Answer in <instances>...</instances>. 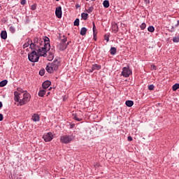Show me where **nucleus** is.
<instances>
[{"instance_id": "obj_1", "label": "nucleus", "mask_w": 179, "mask_h": 179, "mask_svg": "<svg viewBox=\"0 0 179 179\" xmlns=\"http://www.w3.org/2000/svg\"><path fill=\"white\" fill-rule=\"evenodd\" d=\"M50 50V38L44 36L43 43L37 45H31V52L28 53V59L30 62H38L40 57H47V51Z\"/></svg>"}, {"instance_id": "obj_2", "label": "nucleus", "mask_w": 179, "mask_h": 179, "mask_svg": "<svg viewBox=\"0 0 179 179\" xmlns=\"http://www.w3.org/2000/svg\"><path fill=\"white\" fill-rule=\"evenodd\" d=\"M20 96H22V94L18 93L17 91L14 92V101H16V103H19V106H24L27 104L28 101H30V94L27 92L23 94L22 99Z\"/></svg>"}, {"instance_id": "obj_3", "label": "nucleus", "mask_w": 179, "mask_h": 179, "mask_svg": "<svg viewBox=\"0 0 179 179\" xmlns=\"http://www.w3.org/2000/svg\"><path fill=\"white\" fill-rule=\"evenodd\" d=\"M59 65H61V62L58 59H55L51 64H48L46 66L45 69L48 73H52L58 71Z\"/></svg>"}, {"instance_id": "obj_4", "label": "nucleus", "mask_w": 179, "mask_h": 179, "mask_svg": "<svg viewBox=\"0 0 179 179\" xmlns=\"http://www.w3.org/2000/svg\"><path fill=\"white\" fill-rule=\"evenodd\" d=\"M42 43H44V39L38 38L37 37L34 38L33 40L27 39V41L22 45V48L24 50V48H27L29 45V48L31 50V44L39 45V44H42Z\"/></svg>"}, {"instance_id": "obj_5", "label": "nucleus", "mask_w": 179, "mask_h": 179, "mask_svg": "<svg viewBox=\"0 0 179 179\" xmlns=\"http://www.w3.org/2000/svg\"><path fill=\"white\" fill-rule=\"evenodd\" d=\"M73 118L75 120V121H78V122H80V121L83 120V112L78 110L76 113H73Z\"/></svg>"}, {"instance_id": "obj_6", "label": "nucleus", "mask_w": 179, "mask_h": 179, "mask_svg": "<svg viewBox=\"0 0 179 179\" xmlns=\"http://www.w3.org/2000/svg\"><path fill=\"white\" fill-rule=\"evenodd\" d=\"M132 75V70L129 69V67H123L122 71V76L124 78H129V76Z\"/></svg>"}, {"instance_id": "obj_7", "label": "nucleus", "mask_w": 179, "mask_h": 179, "mask_svg": "<svg viewBox=\"0 0 179 179\" xmlns=\"http://www.w3.org/2000/svg\"><path fill=\"white\" fill-rule=\"evenodd\" d=\"M72 138H73L72 136L65 135L61 137L60 141L62 143H65V144L71 143V142H72Z\"/></svg>"}, {"instance_id": "obj_8", "label": "nucleus", "mask_w": 179, "mask_h": 179, "mask_svg": "<svg viewBox=\"0 0 179 179\" xmlns=\"http://www.w3.org/2000/svg\"><path fill=\"white\" fill-rule=\"evenodd\" d=\"M43 139H44L45 142H51L52 139H54V135H52V132H49L43 136Z\"/></svg>"}, {"instance_id": "obj_9", "label": "nucleus", "mask_w": 179, "mask_h": 179, "mask_svg": "<svg viewBox=\"0 0 179 179\" xmlns=\"http://www.w3.org/2000/svg\"><path fill=\"white\" fill-rule=\"evenodd\" d=\"M55 15L58 19H61V17H62V7L59 6L56 8Z\"/></svg>"}, {"instance_id": "obj_10", "label": "nucleus", "mask_w": 179, "mask_h": 179, "mask_svg": "<svg viewBox=\"0 0 179 179\" xmlns=\"http://www.w3.org/2000/svg\"><path fill=\"white\" fill-rule=\"evenodd\" d=\"M92 30L94 41H97V29H96V24L94 22H92Z\"/></svg>"}, {"instance_id": "obj_11", "label": "nucleus", "mask_w": 179, "mask_h": 179, "mask_svg": "<svg viewBox=\"0 0 179 179\" xmlns=\"http://www.w3.org/2000/svg\"><path fill=\"white\" fill-rule=\"evenodd\" d=\"M118 24L115 22L112 23V31L113 33H114L115 34L118 33Z\"/></svg>"}, {"instance_id": "obj_12", "label": "nucleus", "mask_w": 179, "mask_h": 179, "mask_svg": "<svg viewBox=\"0 0 179 179\" xmlns=\"http://www.w3.org/2000/svg\"><path fill=\"white\" fill-rule=\"evenodd\" d=\"M51 86V81L45 80L42 83L43 89H48Z\"/></svg>"}, {"instance_id": "obj_13", "label": "nucleus", "mask_w": 179, "mask_h": 179, "mask_svg": "<svg viewBox=\"0 0 179 179\" xmlns=\"http://www.w3.org/2000/svg\"><path fill=\"white\" fill-rule=\"evenodd\" d=\"M31 120L34 122H38V121H40V115L37 113H34L31 117Z\"/></svg>"}, {"instance_id": "obj_14", "label": "nucleus", "mask_w": 179, "mask_h": 179, "mask_svg": "<svg viewBox=\"0 0 179 179\" xmlns=\"http://www.w3.org/2000/svg\"><path fill=\"white\" fill-rule=\"evenodd\" d=\"M0 36L2 40H6V38H8V33L6 31H1Z\"/></svg>"}, {"instance_id": "obj_15", "label": "nucleus", "mask_w": 179, "mask_h": 179, "mask_svg": "<svg viewBox=\"0 0 179 179\" xmlns=\"http://www.w3.org/2000/svg\"><path fill=\"white\" fill-rule=\"evenodd\" d=\"M59 47H60V51H65V50H66L67 48V45L66 43H60Z\"/></svg>"}, {"instance_id": "obj_16", "label": "nucleus", "mask_w": 179, "mask_h": 179, "mask_svg": "<svg viewBox=\"0 0 179 179\" xmlns=\"http://www.w3.org/2000/svg\"><path fill=\"white\" fill-rule=\"evenodd\" d=\"M87 32V29L86 27H83L81 28L80 34L81 36H86Z\"/></svg>"}, {"instance_id": "obj_17", "label": "nucleus", "mask_w": 179, "mask_h": 179, "mask_svg": "<svg viewBox=\"0 0 179 179\" xmlns=\"http://www.w3.org/2000/svg\"><path fill=\"white\" fill-rule=\"evenodd\" d=\"M110 54L111 55H115V54H117V48L115 47H111L110 50Z\"/></svg>"}, {"instance_id": "obj_18", "label": "nucleus", "mask_w": 179, "mask_h": 179, "mask_svg": "<svg viewBox=\"0 0 179 179\" xmlns=\"http://www.w3.org/2000/svg\"><path fill=\"white\" fill-rule=\"evenodd\" d=\"M45 95V90H40L38 94V96H39V97H44V96Z\"/></svg>"}, {"instance_id": "obj_19", "label": "nucleus", "mask_w": 179, "mask_h": 179, "mask_svg": "<svg viewBox=\"0 0 179 179\" xmlns=\"http://www.w3.org/2000/svg\"><path fill=\"white\" fill-rule=\"evenodd\" d=\"M127 107H132L134 106V101L127 100L125 102Z\"/></svg>"}, {"instance_id": "obj_20", "label": "nucleus", "mask_w": 179, "mask_h": 179, "mask_svg": "<svg viewBox=\"0 0 179 179\" xmlns=\"http://www.w3.org/2000/svg\"><path fill=\"white\" fill-rule=\"evenodd\" d=\"M103 6L106 8H110V1L108 0L103 1Z\"/></svg>"}, {"instance_id": "obj_21", "label": "nucleus", "mask_w": 179, "mask_h": 179, "mask_svg": "<svg viewBox=\"0 0 179 179\" xmlns=\"http://www.w3.org/2000/svg\"><path fill=\"white\" fill-rule=\"evenodd\" d=\"M93 69H94L95 71H100V69H101V66L97 64H94L92 65Z\"/></svg>"}, {"instance_id": "obj_22", "label": "nucleus", "mask_w": 179, "mask_h": 179, "mask_svg": "<svg viewBox=\"0 0 179 179\" xmlns=\"http://www.w3.org/2000/svg\"><path fill=\"white\" fill-rule=\"evenodd\" d=\"M81 17L83 20H87V17H89V14L86 13H81Z\"/></svg>"}, {"instance_id": "obj_23", "label": "nucleus", "mask_w": 179, "mask_h": 179, "mask_svg": "<svg viewBox=\"0 0 179 179\" xmlns=\"http://www.w3.org/2000/svg\"><path fill=\"white\" fill-rule=\"evenodd\" d=\"M6 85H8V80H3L0 82V87H4Z\"/></svg>"}, {"instance_id": "obj_24", "label": "nucleus", "mask_w": 179, "mask_h": 179, "mask_svg": "<svg viewBox=\"0 0 179 179\" xmlns=\"http://www.w3.org/2000/svg\"><path fill=\"white\" fill-rule=\"evenodd\" d=\"M47 52H48L49 55H51V54H55V50L54 49H51V45H50L49 50H47Z\"/></svg>"}, {"instance_id": "obj_25", "label": "nucleus", "mask_w": 179, "mask_h": 179, "mask_svg": "<svg viewBox=\"0 0 179 179\" xmlns=\"http://www.w3.org/2000/svg\"><path fill=\"white\" fill-rule=\"evenodd\" d=\"M178 89H179V84H174L172 87V90H173V92H176V90H178Z\"/></svg>"}, {"instance_id": "obj_26", "label": "nucleus", "mask_w": 179, "mask_h": 179, "mask_svg": "<svg viewBox=\"0 0 179 179\" xmlns=\"http://www.w3.org/2000/svg\"><path fill=\"white\" fill-rule=\"evenodd\" d=\"M148 31H150V33H153L155 31V27L153 26L148 27Z\"/></svg>"}, {"instance_id": "obj_27", "label": "nucleus", "mask_w": 179, "mask_h": 179, "mask_svg": "<svg viewBox=\"0 0 179 179\" xmlns=\"http://www.w3.org/2000/svg\"><path fill=\"white\" fill-rule=\"evenodd\" d=\"M45 73V69H41V70L39 71V75H40L41 76H44Z\"/></svg>"}, {"instance_id": "obj_28", "label": "nucleus", "mask_w": 179, "mask_h": 179, "mask_svg": "<svg viewBox=\"0 0 179 179\" xmlns=\"http://www.w3.org/2000/svg\"><path fill=\"white\" fill-rule=\"evenodd\" d=\"M9 31H10V33H12L13 34V33H15V31H16V29H15V27L11 26L9 27Z\"/></svg>"}, {"instance_id": "obj_29", "label": "nucleus", "mask_w": 179, "mask_h": 179, "mask_svg": "<svg viewBox=\"0 0 179 179\" xmlns=\"http://www.w3.org/2000/svg\"><path fill=\"white\" fill-rule=\"evenodd\" d=\"M173 43H179V36H176L173 38Z\"/></svg>"}, {"instance_id": "obj_30", "label": "nucleus", "mask_w": 179, "mask_h": 179, "mask_svg": "<svg viewBox=\"0 0 179 179\" xmlns=\"http://www.w3.org/2000/svg\"><path fill=\"white\" fill-rule=\"evenodd\" d=\"M79 18H76L73 22V26H79Z\"/></svg>"}, {"instance_id": "obj_31", "label": "nucleus", "mask_w": 179, "mask_h": 179, "mask_svg": "<svg viewBox=\"0 0 179 179\" xmlns=\"http://www.w3.org/2000/svg\"><path fill=\"white\" fill-rule=\"evenodd\" d=\"M140 28L141 29V30H145V29H146V23L143 22L140 26Z\"/></svg>"}, {"instance_id": "obj_32", "label": "nucleus", "mask_w": 179, "mask_h": 179, "mask_svg": "<svg viewBox=\"0 0 179 179\" xmlns=\"http://www.w3.org/2000/svg\"><path fill=\"white\" fill-rule=\"evenodd\" d=\"M93 9H94V8L93 6L90 7L87 10V13H92L93 12Z\"/></svg>"}, {"instance_id": "obj_33", "label": "nucleus", "mask_w": 179, "mask_h": 179, "mask_svg": "<svg viewBox=\"0 0 179 179\" xmlns=\"http://www.w3.org/2000/svg\"><path fill=\"white\" fill-rule=\"evenodd\" d=\"M104 38H105L106 41L107 43H108V41H110V35L105 34L104 35Z\"/></svg>"}, {"instance_id": "obj_34", "label": "nucleus", "mask_w": 179, "mask_h": 179, "mask_svg": "<svg viewBox=\"0 0 179 179\" xmlns=\"http://www.w3.org/2000/svg\"><path fill=\"white\" fill-rule=\"evenodd\" d=\"M37 9V4H33L31 6V10H36Z\"/></svg>"}, {"instance_id": "obj_35", "label": "nucleus", "mask_w": 179, "mask_h": 179, "mask_svg": "<svg viewBox=\"0 0 179 179\" xmlns=\"http://www.w3.org/2000/svg\"><path fill=\"white\" fill-rule=\"evenodd\" d=\"M148 90H155V85L153 84L148 85Z\"/></svg>"}, {"instance_id": "obj_36", "label": "nucleus", "mask_w": 179, "mask_h": 179, "mask_svg": "<svg viewBox=\"0 0 179 179\" xmlns=\"http://www.w3.org/2000/svg\"><path fill=\"white\" fill-rule=\"evenodd\" d=\"M67 41H68V38H65L62 39L60 43H62V44H66Z\"/></svg>"}, {"instance_id": "obj_37", "label": "nucleus", "mask_w": 179, "mask_h": 179, "mask_svg": "<svg viewBox=\"0 0 179 179\" xmlns=\"http://www.w3.org/2000/svg\"><path fill=\"white\" fill-rule=\"evenodd\" d=\"M54 57L55 55L51 54L48 55V58H49V61H52V59H54Z\"/></svg>"}, {"instance_id": "obj_38", "label": "nucleus", "mask_w": 179, "mask_h": 179, "mask_svg": "<svg viewBox=\"0 0 179 179\" xmlns=\"http://www.w3.org/2000/svg\"><path fill=\"white\" fill-rule=\"evenodd\" d=\"M21 5H26L27 1L26 0H20Z\"/></svg>"}, {"instance_id": "obj_39", "label": "nucleus", "mask_w": 179, "mask_h": 179, "mask_svg": "<svg viewBox=\"0 0 179 179\" xmlns=\"http://www.w3.org/2000/svg\"><path fill=\"white\" fill-rule=\"evenodd\" d=\"M127 140L129 141V142H131L133 141L132 136H129L127 137Z\"/></svg>"}, {"instance_id": "obj_40", "label": "nucleus", "mask_w": 179, "mask_h": 179, "mask_svg": "<svg viewBox=\"0 0 179 179\" xmlns=\"http://www.w3.org/2000/svg\"><path fill=\"white\" fill-rule=\"evenodd\" d=\"M0 121H3V115L2 113H0Z\"/></svg>"}, {"instance_id": "obj_41", "label": "nucleus", "mask_w": 179, "mask_h": 179, "mask_svg": "<svg viewBox=\"0 0 179 179\" xmlns=\"http://www.w3.org/2000/svg\"><path fill=\"white\" fill-rule=\"evenodd\" d=\"M72 43V41H69L67 42V43H66V45H67V47L69 45V44H71Z\"/></svg>"}, {"instance_id": "obj_42", "label": "nucleus", "mask_w": 179, "mask_h": 179, "mask_svg": "<svg viewBox=\"0 0 179 179\" xmlns=\"http://www.w3.org/2000/svg\"><path fill=\"white\" fill-rule=\"evenodd\" d=\"M72 128H75V124H72L70 125V129H72Z\"/></svg>"}, {"instance_id": "obj_43", "label": "nucleus", "mask_w": 179, "mask_h": 179, "mask_svg": "<svg viewBox=\"0 0 179 179\" xmlns=\"http://www.w3.org/2000/svg\"><path fill=\"white\" fill-rule=\"evenodd\" d=\"M76 9H78V8H80V5H79V3H77L76 5Z\"/></svg>"}, {"instance_id": "obj_44", "label": "nucleus", "mask_w": 179, "mask_h": 179, "mask_svg": "<svg viewBox=\"0 0 179 179\" xmlns=\"http://www.w3.org/2000/svg\"><path fill=\"white\" fill-rule=\"evenodd\" d=\"M95 70L93 69V67L92 66L91 69H90V72H94Z\"/></svg>"}, {"instance_id": "obj_45", "label": "nucleus", "mask_w": 179, "mask_h": 179, "mask_svg": "<svg viewBox=\"0 0 179 179\" xmlns=\"http://www.w3.org/2000/svg\"><path fill=\"white\" fill-rule=\"evenodd\" d=\"M17 90L18 91V92H22V88H20V87H18V88H17Z\"/></svg>"}, {"instance_id": "obj_46", "label": "nucleus", "mask_w": 179, "mask_h": 179, "mask_svg": "<svg viewBox=\"0 0 179 179\" xmlns=\"http://www.w3.org/2000/svg\"><path fill=\"white\" fill-rule=\"evenodd\" d=\"M3 104H2V103L0 101V108H1V107H3Z\"/></svg>"}, {"instance_id": "obj_47", "label": "nucleus", "mask_w": 179, "mask_h": 179, "mask_svg": "<svg viewBox=\"0 0 179 179\" xmlns=\"http://www.w3.org/2000/svg\"><path fill=\"white\" fill-rule=\"evenodd\" d=\"M152 68H153V69L156 70V66L153 65Z\"/></svg>"}, {"instance_id": "obj_48", "label": "nucleus", "mask_w": 179, "mask_h": 179, "mask_svg": "<svg viewBox=\"0 0 179 179\" xmlns=\"http://www.w3.org/2000/svg\"><path fill=\"white\" fill-rule=\"evenodd\" d=\"M63 38H67L65 35H63Z\"/></svg>"}, {"instance_id": "obj_49", "label": "nucleus", "mask_w": 179, "mask_h": 179, "mask_svg": "<svg viewBox=\"0 0 179 179\" xmlns=\"http://www.w3.org/2000/svg\"><path fill=\"white\" fill-rule=\"evenodd\" d=\"M50 92H48V93H47V96H48V95L50 94Z\"/></svg>"}, {"instance_id": "obj_50", "label": "nucleus", "mask_w": 179, "mask_h": 179, "mask_svg": "<svg viewBox=\"0 0 179 179\" xmlns=\"http://www.w3.org/2000/svg\"><path fill=\"white\" fill-rule=\"evenodd\" d=\"M144 1V2H148V0H143Z\"/></svg>"}, {"instance_id": "obj_51", "label": "nucleus", "mask_w": 179, "mask_h": 179, "mask_svg": "<svg viewBox=\"0 0 179 179\" xmlns=\"http://www.w3.org/2000/svg\"><path fill=\"white\" fill-rule=\"evenodd\" d=\"M51 89H52V87H50V89H49V90H51Z\"/></svg>"}, {"instance_id": "obj_52", "label": "nucleus", "mask_w": 179, "mask_h": 179, "mask_svg": "<svg viewBox=\"0 0 179 179\" xmlns=\"http://www.w3.org/2000/svg\"><path fill=\"white\" fill-rule=\"evenodd\" d=\"M57 2H58V1H59V0H56Z\"/></svg>"}, {"instance_id": "obj_53", "label": "nucleus", "mask_w": 179, "mask_h": 179, "mask_svg": "<svg viewBox=\"0 0 179 179\" xmlns=\"http://www.w3.org/2000/svg\"><path fill=\"white\" fill-rule=\"evenodd\" d=\"M92 1H96V0H92Z\"/></svg>"}, {"instance_id": "obj_54", "label": "nucleus", "mask_w": 179, "mask_h": 179, "mask_svg": "<svg viewBox=\"0 0 179 179\" xmlns=\"http://www.w3.org/2000/svg\"><path fill=\"white\" fill-rule=\"evenodd\" d=\"M86 1H89V0H86Z\"/></svg>"}]
</instances>
